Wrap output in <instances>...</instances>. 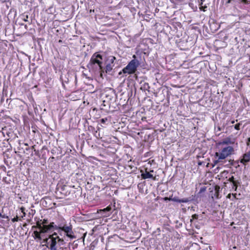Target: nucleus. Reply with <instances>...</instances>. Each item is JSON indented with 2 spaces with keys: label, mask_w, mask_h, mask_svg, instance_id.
Listing matches in <instances>:
<instances>
[{
  "label": "nucleus",
  "mask_w": 250,
  "mask_h": 250,
  "mask_svg": "<svg viewBox=\"0 0 250 250\" xmlns=\"http://www.w3.org/2000/svg\"><path fill=\"white\" fill-rule=\"evenodd\" d=\"M230 0H229L228 2V3H229V2H230Z\"/></svg>",
  "instance_id": "21"
},
{
  "label": "nucleus",
  "mask_w": 250,
  "mask_h": 250,
  "mask_svg": "<svg viewBox=\"0 0 250 250\" xmlns=\"http://www.w3.org/2000/svg\"><path fill=\"white\" fill-rule=\"evenodd\" d=\"M228 173V171H224L223 172H222L221 173V177H223V176H225L227 175V174Z\"/></svg>",
  "instance_id": "14"
},
{
  "label": "nucleus",
  "mask_w": 250,
  "mask_h": 250,
  "mask_svg": "<svg viewBox=\"0 0 250 250\" xmlns=\"http://www.w3.org/2000/svg\"><path fill=\"white\" fill-rule=\"evenodd\" d=\"M235 123L234 121H231V124H234Z\"/></svg>",
  "instance_id": "20"
},
{
  "label": "nucleus",
  "mask_w": 250,
  "mask_h": 250,
  "mask_svg": "<svg viewBox=\"0 0 250 250\" xmlns=\"http://www.w3.org/2000/svg\"><path fill=\"white\" fill-rule=\"evenodd\" d=\"M141 177L144 179H152L153 180H155V177L151 173L153 172V170H151L149 172L147 171L146 169L145 172H142L141 170Z\"/></svg>",
  "instance_id": "8"
},
{
  "label": "nucleus",
  "mask_w": 250,
  "mask_h": 250,
  "mask_svg": "<svg viewBox=\"0 0 250 250\" xmlns=\"http://www.w3.org/2000/svg\"><path fill=\"white\" fill-rule=\"evenodd\" d=\"M249 141L250 142V138H249Z\"/></svg>",
  "instance_id": "24"
},
{
  "label": "nucleus",
  "mask_w": 250,
  "mask_h": 250,
  "mask_svg": "<svg viewBox=\"0 0 250 250\" xmlns=\"http://www.w3.org/2000/svg\"><path fill=\"white\" fill-rule=\"evenodd\" d=\"M102 56L98 54L95 53L94 54L91 59L90 63L92 65H95L97 64L99 67V69L102 70Z\"/></svg>",
  "instance_id": "6"
},
{
  "label": "nucleus",
  "mask_w": 250,
  "mask_h": 250,
  "mask_svg": "<svg viewBox=\"0 0 250 250\" xmlns=\"http://www.w3.org/2000/svg\"><path fill=\"white\" fill-rule=\"evenodd\" d=\"M53 223H50L49 226L41 227V224L37 223L36 227L37 229L34 231L33 234L34 239L38 240L43 239V243H44V240L48 239L50 235H51L49 234V231L53 227Z\"/></svg>",
  "instance_id": "2"
},
{
  "label": "nucleus",
  "mask_w": 250,
  "mask_h": 250,
  "mask_svg": "<svg viewBox=\"0 0 250 250\" xmlns=\"http://www.w3.org/2000/svg\"><path fill=\"white\" fill-rule=\"evenodd\" d=\"M2 216V214L1 213H0V217H1Z\"/></svg>",
  "instance_id": "23"
},
{
  "label": "nucleus",
  "mask_w": 250,
  "mask_h": 250,
  "mask_svg": "<svg viewBox=\"0 0 250 250\" xmlns=\"http://www.w3.org/2000/svg\"><path fill=\"white\" fill-rule=\"evenodd\" d=\"M109 215L108 214V215H105L104 216H105V217H107V216H108Z\"/></svg>",
  "instance_id": "22"
},
{
  "label": "nucleus",
  "mask_w": 250,
  "mask_h": 250,
  "mask_svg": "<svg viewBox=\"0 0 250 250\" xmlns=\"http://www.w3.org/2000/svg\"><path fill=\"white\" fill-rule=\"evenodd\" d=\"M20 210L21 211V212L22 213V215L21 216V218H23L26 215V213L25 212V208L22 207L20 208Z\"/></svg>",
  "instance_id": "11"
},
{
  "label": "nucleus",
  "mask_w": 250,
  "mask_h": 250,
  "mask_svg": "<svg viewBox=\"0 0 250 250\" xmlns=\"http://www.w3.org/2000/svg\"><path fill=\"white\" fill-rule=\"evenodd\" d=\"M56 229L58 230V232L61 234V233L62 231H63L66 235L71 238L74 239L76 238L74 234V232L72 230V228L71 226H63V227H58L56 228Z\"/></svg>",
  "instance_id": "5"
},
{
  "label": "nucleus",
  "mask_w": 250,
  "mask_h": 250,
  "mask_svg": "<svg viewBox=\"0 0 250 250\" xmlns=\"http://www.w3.org/2000/svg\"><path fill=\"white\" fill-rule=\"evenodd\" d=\"M111 209V208L110 207L108 206L107 208L103 209H100V211H110Z\"/></svg>",
  "instance_id": "13"
},
{
  "label": "nucleus",
  "mask_w": 250,
  "mask_h": 250,
  "mask_svg": "<svg viewBox=\"0 0 250 250\" xmlns=\"http://www.w3.org/2000/svg\"><path fill=\"white\" fill-rule=\"evenodd\" d=\"M241 1L245 4H248L250 2V0H241Z\"/></svg>",
  "instance_id": "17"
},
{
  "label": "nucleus",
  "mask_w": 250,
  "mask_h": 250,
  "mask_svg": "<svg viewBox=\"0 0 250 250\" xmlns=\"http://www.w3.org/2000/svg\"><path fill=\"white\" fill-rule=\"evenodd\" d=\"M37 223H39L41 225V227H44V226H50V224L48 225H47V220H45L44 219L42 222V223H39V222H38Z\"/></svg>",
  "instance_id": "12"
},
{
  "label": "nucleus",
  "mask_w": 250,
  "mask_h": 250,
  "mask_svg": "<svg viewBox=\"0 0 250 250\" xmlns=\"http://www.w3.org/2000/svg\"><path fill=\"white\" fill-rule=\"evenodd\" d=\"M63 240L60 238L57 234L56 233H54L48 239H45L44 240V243L48 248L50 249V250H57V244L59 243H62Z\"/></svg>",
  "instance_id": "3"
},
{
  "label": "nucleus",
  "mask_w": 250,
  "mask_h": 250,
  "mask_svg": "<svg viewBox=\"0 0 250 250\" xmlns=\"http://www.w3.org/2000/svg\"><path fill=\"white\" fill-rule=\"evenodd\" d=\"M240 125V123H238V124L235 125L234 126L235 129L236 130H239L240 129V128H239Z\"/></svg>",
  "instance_id": "15"
},
{
  "label": "nucleus",
  "mask_w": 250,
  "mask_h": 250,
  "mask_svg": "<svg viewBox=\"0 0 250 250\" xmlns=\"http://www.w3.org/2000/svg\"><path fill=\"white\" fill-rule=\"evenodd\" d=\"M13 222H17L18 221V216H16L15 217L13 218L12 219Z\"/></svg>",
  "instance_id": "16"
},
{
  "label": "nucleus",
  "mask_w": 250,
  "mask_h": 250,
  "mask_svg": "<svg viewBox=\"0 0 250 250\" xmlns=\"http://www.w3.org/2000/svg\"><path fill=\"white\" fill-rule=\"evenodd\" d=\"M139 65V62L136 60L133 59L123 69V72L124 73H127L128 74H133L135 72Z\"/></svg>",
  "instance_id": "4"
},
{
  "label": "nucleus",
  "mask_w": 250,
  "mask_h": 250,
  "mask_svg": "<svg viewBox=\"0 0 250 250\" xmlns=\"http://www.w3.org/2000/svg\"><path fill=\"white\" fill-rule=\"evenodd\" d=\"M165 200H171V201H174L176 202H178V203H186L188 201V200L187 199H181H181H178L177 198H173L172 199L166 198Z\"/></svg>",
  "instance_id": "10"
},
{
  "label": "nucleus",
  "mask_w": 250,
  "mask_h": 250,
  "mask_svg": "<svg viewBox=\"0 0 250 250\" xmlns=\"http://www.w3.org/2000/svg\"><path fill=\"white\" fill-rule=\"evenodd\" d=\"M133 57V59L136 60V56H135V55H133V57Z\"/></svg>",
  "instance_id": "19"
},
{
  "label": "nucleus",
  "mask_w": 250,
  "mask_h": 250,
  "mask_svg": "<svg viewBox=\"0 0 250 250\" xmlns=\"http://www.w3.org/2000/svg\"><path fill=\"white\" fill-rule=\"evenodd\" d=\"M106 121H107V119L106 118L102 119L101 120V123H104Z\"/></svg>",
  "instance_id": "18"
},
{
  "label": "nucleus",
  "mask_w": 250,
  "mask_h": 250,
  "mask_svg": "<svg viewBox=\"0 0 250 250\" xmlns=\"http://www.w3.org/2000/svg\"><path fill=\"white\" fill-rule=\"evenodd\" d=\"M234 144V141L231 140L230 138H227L216 144L218 150L215 153V157L217 159L216 163L225 159L234 153L233 147L229 146Z\"/></svg>",
  "instance_id": "1"
},
{
  "label": "nucleus",
  "mask_w": 250,
  "mask_h": 250,
  "mask_svg": "<svg viewBox=\"0 0 250 250\" xmlns=\"http://www.w3.org/2000/svg\"><path fill=\"white\" fill-rule=\"evenodd\" d=\"M250 160V151L248 153H246L243 155V158L241 160V163L244 164L245 163L249 162Z\"/></svg>",
  "instance_id": "9"
},
{
  "label": "nucleus",
  "mask_w": 250,
  "mask_h": 250,
  "mask_svg": "<svg viewBox=\"0 0 250 250\" xmlns=\"http://www.w3.org/2000/svg\"><path fill=\"white\" fill-rule=\"evenodd\" d=\"M116 58L114 56L109 57L106 61L105 71L106 73L110 72L114 66V62Z\"/></svg>",
  "instance_id": "7"
}]
</instances>
